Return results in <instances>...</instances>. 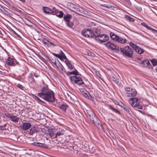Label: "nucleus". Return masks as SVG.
<instances>
[{
  "instance_id": "4be33fe9",
  "label": "nucleus",
  "mask_w": 157,
  "mask_h": 157,
  "mask_svg": "<svg viewBox=\"0 0 157 157\" xmlns=\"http://www.w3.org/2000/svg\"><path fill=\"white\" fill-rule=\"evenodd\" d=\"M134 50L136 52L140 54H142L144 52V50L140 48L138 46L136 47V48Z\"/></svg>"
},
{
  "instance_id": "69168bd1",
  "label": "nucleus",
  "mask_w": 157,
  "mask_h": 157,
  "mask_svg": "<svg viewBox=\"0 0 157 157\" xmlns=\"http://www.w3.org/2000/svg\"><path fill=\"white\" fill-rule=\"evenodd\" d=\"M111 107V108H113L112 107Z\"/></svg>"
},
{
  "instance_id": "37998d69",
  "label": "nucleus",
  "mask_w": 157,
  "mask_h": 157,
  "mask_svg": "<svg viewBox=\"0 0 157 157\" xmlns=\"http://www.w3.org/2000/svg\"><path fill=\"white\" fill-rule=\"evenodd\" d=\"M69 107L68 106L66 103H64L61 105V106L59 108H67Z\"/></svg>"
},
{
  "instance_id": "f8f14e48",
  "label": "nucleus",
  "mask_w": 157,
  "mask_h": 157,
  "mask_svg": "<svg viewBox=\"0 0 157 157\" xmlns=\"http://www.w3.org/2000/svg\"><path fill=\"white\" fill-rule=\"evenodd\" d=\"M32 125L30 123H24L21 126V128L24 130H26L29 128Z\"/></svg>"
},
{
  "instance_id": "6e6552de",
  "label": "nucleus",
  "mask_w": 157,
  "mask_h": 157,
  "mask_svg": "<svg viewBox=\"0 0 157 157\" xmlns=\"http://www.w3.org/2000/svg\"><path fill=\"white\" fill-rule=\"evenodd\" d=\"M105 45L108 49L115 50L116 52H118L119 51V47L110 41L108 42L105 44Z\"/></svg>"
},
{
  "instance_id": "a211bd4d",
  "label": "nucleus",
  "mask_w": 157,
  "mask_h": 157,
  "mask_svg": "<svg viewBox=\"0 0 157 157\" xmlns=\"http://www.w3.org/2000/svg\"><path fill=\"white\" fill-rule=\"evenodd\" d=\"M72 16L71 14H65L63 17L64 21L67 22L70 21L71 19L72 18Z\"/></svg>"
},
{
  "instance_id": "393cba45",
  "label": "nucleus",
  "mask_w": 157,
  "mask_h": 157,
  "mask_svg": "<svg viewBox=\"0 0 157 157\" xmlns=\"http://www.w3.org/2000/svg\"><path fill=\"white\" fill-rule=\"evenodd\" d=\"M19 119V118L17 117L16 116L13 115L12 117V118L10 121H12L13 122H18Z\"/></svg>"
},
{
  "instance_id": "20e7f679",
  "label": "nucleus",
  "mask_w": 157,
  "mask_h": 157,
  "mask_svg": "<svg viewBox=\"0 0 157 157\" xmlns=\"http://www.w3.org/2000/svg\"><path fill=\"white\" fill-rule=\"evenodd\" d=\"M120 50L123 56L130 58L132 56L133 50L129 46H127L123 48H121Z\"/></svg>"
},
{
  "instance_id": "13d9d810",
  "label": "nucleus",
  "mask_w": 157,
  "mask_h": 157,
  "mask_svg": "<svg viewBox=\"0 0 157 157\" xmlns=\"http://www.w3.org/2000/svg\"><path fill=\"white\" fill-rule=\"evenodd\" d=\"M13 32L16 35H18L17 34L16 32H15L14 31H13Z\"/></svg>"
},
{
  "instance_id": "9d476101",
  "label": "nucleus",
  "mask_w": 157,
  "mask_h": 157,
  "mask_svg": "<svg viewBox=\"0 0 157 157\" xmlns=\"http://www.w3.org/2000/svg\"><path fill=\"white\" fill-rule=\"evenodd\" d=\"M100 35H101V36L100 37H97V38H99V39H96V40L98 42L101 43L105 42L108 40L109 38L108 36L104 34H100Z\"/></svg>"
},
{
  "instance_id": "de8ad7c7",
  "label": "nucleus",
  "mask_w": 157,
  "mask_h": 157,
  "mask_svg": "<svg viewBox=\"0 0 157 157\" xmlns=\"http://www.w3.org/2000/svg\"><path fill=\"white\" fill-rule=\"evenodd\" d=\"M102 6H104V7H106L107 8L109 9V8H110V6H107L106 5H105V4H103V5H102Z\"/></svg>"
},
{
  "instance_id": "423d86ee",
  "label": "nucleus",
  "mask_w": 157,
  "mask_h": 157,
  "mask_svg": "<svg viewBox=\"0 0 157 157\" xmlns=\"http://www.w3.org/2000/svg\"><path fill=\"white\" fill-rule=\"evenodd\" d=\"M125 92L126 95L129 97H135L137 94V92L136 90L131 89L130 88H125Z\"/></svg>"
},
{
  "instance_id": "09e8293b",
  "label": "nucleus",
  "mask_w": 157,
  "mask_h": 157,
  "mask_svg": "<svg viewBox=\"0 0 157 157\" xmlns=\"http://www.w3.org/2000/svg\"><path fill=\"white\" fill-rule=\"evenodd\" d=\"M32 144L34 146H37L38 144V143L36 142H35Z\"/></svg>"
},
{
  "instance_id": "4d7b16f0",
  "label": "nucleus",
  "mask_w": 157,
  "mask_h": 157,
  "mask_svg": "<svg viewBox=\"0 0 157 157\" xmlns=\"http://www.w3.org/2000/svg\"><path fill=\"white\" fill-rule=\"evenodd\" d=\"M139 111L141 113H143V114H144V113H143L142 111H140V110H139Z\"/></svg>"
},
{
  "instance_id": "58836bf2",
  "label": "nucleus",
  "mask_w": 157,
  "mask_h": 157,
  "mask_svg": "<svg viewBox=\"0 0 157 157\" xmlns=\"http://www.w3.org/2000/svg\"><path fill=\"white\" fill-rule=\"evenodd\" d=\"M5 116L8 118L10 119V120L13 115H11L10 114L8 113H5Z\"/></svg>"
},
{
  "instance_id": "aec40b11",
  "label": "nucleus",
  "mask_w": 157,
  "mask_h": 157,
  "mask_svg": "<svg viewBox=\"0 0 157 157\" xmlns=\"http://www.w3.org/2000/svg\"><path fill=\"white\" fill-rule=\"evenodd\" d=\"M59 56H60L59 59L61 60H63V59H65V60L67 59L64 53L61 50L60 51V54L59 55Z\"/></svg>"
},
{
  "instance_id": "5fc2aeb1",
  "label": "nucleus",
  "mask_w": 157,
  "mask_h": 157,
  "mask_svg": "<svg viewBox=\"0 0 157 157\" xmlns=\"http://www.w3.org/2000/svg\"><path fill=\"white\" fill-rule=\"evenodd\" d=\"M60 109L62 110L64 112H66V109Z\"/></svg>"
},
{
  "instance_id": "a18cd8bd",
  "label": "nucleus",
  "mask_w": 157,
  "mask_h": 157,
  "mask_svg": "<svg viewBox=\"0 0 157 157\" xmlns=\"http://www.w3.org/2000/svg\"><path fill=\"white\" fill-rule=\"evenodd\" d=\"M17 86L21 89H22L23 87V86L20 84L18 83L17 84Z\"/></svg>"
},
{
  "instance_id": "39448f33",
  "label": "nucleus",
  "mask_w": 157,
  "mask_h": 157,
  "mask_svg": "<svg viewBox=\"0 0 157 157\" xmlns=\"http://www.w3.org/2000/svg\"><path fill=\"white\" fill-rule=\"evenodd\" d=\"M110 37L113 40L121 44L125 43L127 42V40L125 38H123L121 37L116 35L114 33L111 32L110 34Z\"/></svg>"
},
{
  "instance_id": "603ef678",
  "label": "nucleus",
  "mask_w": 157,
  "mask_h": 157,
  "mask_svg": "<svg viewBox=\"0 0 157 157\" xmlns=\"http://www.w3.org/2000/svg\"><path fill=\"white\" fill-rule=\"evenodd\" d=\"M17 11L19 13H23L21 11L18 9H17Z\"/></svg>"
},
{
  "instance_id": "338daca9",
  "label": "nucleus",
  "mask_w": 157,
  "mask_h": 157,
  "mask_svg": "<svg viewBox=\"0 0 157 157\" xmlns=\"http://www.w3.org/2000/svg\"><path fill=\"white\" fill-rule=\"evenodd\" d=\"M140 108H141V106L140 107Z\"/></svg>"
},
{
  "instance_id": "864d4df0",
  "label": "nucleus",
  "mask_w": 157,
  "mask_h": 157,
  "mask_svg": "<svg viewBox=\"0 0 157 157\" xmlns=\"http://www.w3.org/2000/svg\"><path fill=\"white\" fill-rule=\"evenodd\" d=\"M79 10L80 11V12H81V13H82L83 11H82V12H81V10H82V8H79Z\"/></svg>"
},
{
  "instance_id": "052dcab7",
  "label": "nucleus",
  "mask_w": 157,
  "mask_h": 157,
  "mask_svg": "<svg viewBox=\"0 0 157 157\" xmlns=\"http://www.w3.org/2000/svg\"><path fill=\"white\" fill-rule=\"evenodd\" d=\"M154 33H157V30H155V31H154V32H153Z\"/></svg>"
},
{
  "instance_id": "e2e57ef3",
  "label": "nucleus",
  "mask_w": 157,
  "mask_h": 157,
  "mask_svg": "<svg viewBox=\"0 0 157 157\" xmlns=\"http://www.w3.org/2000/svg\"><path fill=\"white\" fill-rule=\"evenodd\" d=\"M88 55L89 56H90V55H89V53H88Z\"/></svg>"
},
{
  "instance_id": "72a5a7b5",
  "label": "nucleus",
  "mask_w": 157,
  "mask_h": 157,
  "mask_svg": "<svg viewBox=\"0 0 157 157\" xmlns=\"http://www.w3.org/2000/svg\"><path fill=\"white\" fill-rule=\"evenodd\" d=\"M153 65L154 66H157V60L156 59H153L150 60Z\"/></svg>"
},
{
  "instance_id": "f704fd0d",
  "label": "nucleus",
  "mask_w": 157,
  "mask_h": 157,
  "mask_svg": "<svg viewBox=\"0 0 157 157\" xmlns=\"http://www.w3.org/2000/svg\"><path fill=\"white\" fill-rule=\"evenodd\" d=\"M89 117L90 120L92 121L93 122L95 120H96L97 118L94 114L90 116Z\"/></svg>"
},
{
  "instance_id": "79ce46f5",
  "label": "nucleus",
  "mask_w": 157,
  "mask_h": 157,
  "mask_svg": "<svg viewBox=\"0 0 157 157\" xmlns=\"http://www.w3.org/2000/svg\"><path fill=\"white\" fill-rule=\"evenodd\" d=\"M68 97H70V98L71 99H74V98L75 97V96L72 94L70 93V94H67Z\"/></svg>"
},
{
  "instance_id": "7ed1b4c3",
  "label": "nucleus",
  "mask_w": 157,
  "mask_h": 157,
  "mask_svg": "<svg viewBox=\"0 0 157 157\" xmlns=\"http://www.w3.org/2000/svg\"><path fill=\"white\" fill-rule=\"evenodd\" d=\"M66 73L68 76L72 75H76L72 76L70 77L71 80L73 84H75L78 86H80L84 84V82L82 81L81 78L79 76L77 77V76L78 75L79 73L76 69L72 71L67 72Z\"/></svg>"
},
{
  "instance_id": "49530a36",
  "label": "nucleus",
  "mask_w": 157,
  "mask_h": 157,
  "mask_svg": "<svg viewBox=\"0 0 157 157\" xmlns=\"http://www.w3.org/2000/svg\"><path fill=\"white\" fill-rule=\"evenodd\" d=\"M52 54L58 58L59 59V58L60 56H59L58 54H56L55 53H52Z\"/></svg>"
},
{
  "instance_id": "5701e85b",
  "label": "nucleus",
  "mask_w": 157,
  "mask_h": 157,
  "mask_svg": "<svg viewBox=\"0 0 157 157\" xmlns=\"http://www.w3.org/2000/svg\"><path fill=\"white\" fill-rule=\"evenodd\" d=\"M115 104L116 105V107H118L119 106L122 107V108H125L124 105L122 102L120 101H116L115 102Z\"/></svg>"
},
{
  "instance_id": "a19ab883",
  "label": "nucleus",
  "mask_w": 157,
  "mask_h": 157,
  "mask_svg": "<svg viewBox=\"0 0 157 157\" xmlns=\"http://www.w3.org/2000/svg\"><path fill=\"white\" fill-rule=\"evenodd\" d=\"M114 112L118 114L119 115H121L120 112L116 109H111Z\"/></svg>"
},
{
  "instance_id": "1a4fd4ad",
  "label": "nucleus",
  "mask_w": 157,
  "mask_h": 157,
  "mask_svg": "<svg viewBox=\"0 0 157 157\" xmlns=\"http://www.w3.org/2000/svg\"><path fill=\"white\" fill-rule=\"evenodd\" d=\"M51 14L56 15L59 18H62L63 16V13L62 11H59L55 7H53L52 10L51 9Z\"/></svg>"
},
{
  "instance_id": "c03bdc74",
  "label": "nucleus",
  "mask_w": 157,
  "mask_h": 157,
  "mask_svg": "<svg viewBox=\"0 0 157 157\" xmlns=\"http://www.w3.org/2000/svg\"><path fill=\"white\" fill-rule=\"evenodd\" d=\"M96 120H95L93 122L94 124L96 126L98 124L100 123L99 121H98L97 118H96Z\"/></svg>"
},
{
  "instance_id": "c85d7f7f",
  "label": "nucleus",
  "mask_w": 157,
  "mask_h": 157,
  "mask_svg": "<svg viewBox=\"0 0 157 157\" xmlns=\"http://www.w3.org/2000/svg\"><path fill=\"white\" fill-rule=\"evenodd\" d=\"M48 132L49 135L51 137H52L54 136V132L53 131L52 129H48Z\"/></svg>"
},
{
  "instance_id": "412c9836",
  "label": "nucleus",
  "mask_w": 157,
  "mask_h": 157,
  "mask_svg": "<svg viewBox=\"0 0 157 157\" xmlns=\"http://www.w3.org/2000/svg\"><path fill=\"white\" fill-rule=\"evenodd\" d=\"M42 10L45 13L51 14V9L48 7H43Z\"/></svg>"
},
{
  "instance_id": "4468645a",
  "label": "nucleus",
  "mask_w": 157,
  "mask_h": 157,
  "mask_svg": "<svg viewBox=\"0 0 157 157\" xmlns=\"http://www.w3.org/2000/svg\"><path fill=\"white\" fill-rule=\"evenodd\" d=\"M39 131V128L36 126H33L30 129L29 133L30 135H33V134L38 132Z\"/></svg>"
},
{
  "instance_id": "ea45409f",
  "label": "nucleus",
  "mask_w": 157,
  "mask_h": 157,
  "mask_svg": "<svg viewBox=\"0 0 157 157\" xmlns=\"http://www.w3.org/2000/svg\"><path fill=\"white\" fill-rule=\"evenodd\" d=\"M5 116L8 118L10 119V120L13 115H11L10 114L8 113H5Z\"/></svg>"
},
{
  "instance_id": "4c0bfd02",
  "label": "nucleus",
  "mask_w": 157,
  "mask_h": 157,
  "mask_svg": "<svg viewBox=\"0 0 157 157\" xmlns=\"http://www.w3.org/2000/svg\"><path fill=\"white\" fill-rule=\"evenodd\" d=\"M96 126L100 130H103V127L102 125L100 124V123L98 124Z\"/></svg>"
},
{
  "instance_id": "c756f323",
  "label": "nucleus",
  "mask_w": 157,
  "mask_h": 157,
  "mask_svg": "<svg viewBox=\"0 0 157 157\" xmlns=\"http://www.w3.org/2000/svg\"><path fill=\"white\" fill-rule=\"evenodd\" d=\"M125 17L127 21L130 22H133L134 21V19L133 18L128 15H125Z\"/></svg>"
},
{
  "instance_id": "7c9ffc66",
  "label": "nucleus",
  "mask_w": 157,
  "mask_h": 157,
  "mask_svg": "<svg viewBox=\"0 0 157 157\" xmlns=\"http://www.w3.org/2000/svg\"><path fill=\"white\" fill-rule=\"evenodd\" d=\"M25 140V138L23 136H19L17 138V141L21 142L24 141Z\"/></svg>"
},
{
  "instance_id": "a878e982",
  "label": "nucleus",
  "mask_w": 157,
  "mask_h": 157,
  "mask_svg": "<svg viewBox=\"0 0 157 157\" xmlns=\"http://www.w3.org/2000/svg\"><path fill=\"white\" fill-rule=\"evenodd\" d=\"M37 146L45 148H48V145H46L44 144L40 143H38V144L37 145Z\"/></svg>"
},
{
  "instance_id": "3c124183",
  "label": "nucleus",
  "mask_w": 157,
  "mask_h": 157,
  "mask_svg": "<svg viewBox=\"0 0 157 157\" xmlns=\"http://www.w3.org/2000/svg\"><path fill=\"white\" fill-rule=\"evenodd\" d=\"M33 75L36 78L39 76V75H36V74L35 73H34L33 74Z\"/></svg>"
},
{
  "instance_id": "2f4dec72",
  "label": "nucleus",
  "mask_w": 157,
  "mask_h": 157,
  "mask_svg": "<svg viewBox=\"0 0 157 157\" xmlns=\"http://www.w3.org/2000/svg\"><path fill=\"white\" fill-rule=\"evenodd\" d=\"M85 109L89 117L94 114L93 112L91 110V109H89V110H86V109Z\"/></svg>"
},
{
  "instance_id": "2eb2a0df",
  "label": "nucleus",
  "mask_w": 157,
  "mask_h": 157,
  "mask_svg": "<svg viewBox=\"0 0 157 157\" xmlns=\"http://www.w3.org/2000/svg\"><path fill=\"white\" fill-rule=\"evenodd\" d=\"M42 42L44 44L46 45L48 47L55 46L56 45L53 43L50 42L49 40L45 38H44Z\"/></svg>"
},
{
  "instance_id": "8fccbe9b",
  "label": "nucleus",
  "mask_w": 157,
  "mask_h": 157,
  "mask_svg": "<svg viewBox=\"0 0 157 157\" xmlns=\"http://www.w3.org/2000/svg\"><path fill=\"white\" fill-rule=\"evenodd\" d=\"M127 112H129L130 111L129 109H124Z\"/></svg>"
},
{
  "instance_id": "f3484780",
  "label": "nucleus",
  "mask_w": 157,
  "mask_h": 157,
  "mask_svg": "<svg viewBox=\"0 0 157 157\" xmlns=\"http://www.w3.org/2000/svg\"><path fill=\"white\" fill-rule=\"evenodd\" d=\"M55 64L57 69L61 73H63L64 71V67L60 63H59L58 65H57L55 62L54 63Z\"/></svg>"
},
{
  "instance_id": "ddd939ff",
  "label": "nucleus",
  "mask_w": 157,
  "mask_h": 157,
  "mask_svg": "<svg viewBox=\"0 0 157 157\" xmlns=\"http://www.w3.org/2000/svg\"><path fill=\"white\" fill-rule=\"evenodd\" d=\"M140 63L143 67H148L150 68L151 67V64L148 60L145 59Z\"/></svg>"
},
{
  "instance_id": "bb28decb",
  "label": "nucleus",
  "mask_w": 157,
  "mask_h": 157,
  "mask_svg": "<svg viewBox=\"0 0 157 157\" xmlns=\"http://www.w3.org/2000/svg\"><path fill=\"white\" fill-rule=\"evenodd\" d=\"M111 80L116 84L117 83L119 82L118 79L115 76H113L111 77Z\"/></svg>"
},
{
  "instance_id": "473e14b6",
  "label": "nucleus",
  "mask_w": 157,
  "mask_h": 157,
  "mask_svg": "<svg viewBox=\"0 0 157 157\" xmlns=\"http://www.w3.org/2000/svg\"><path fill=\"white\" fill-rule=\"evenodd\" d=\"M64 134L63 131H59L57 132L55 135V138H56L58 136L63 135Z\"/></svg>"
},
{
  "instance_id": "f257e3e1",
  "label": "nucleus",
  "mask_w": 157,
  "mask_h": 157,
  "mask_svg": "<svg viewBox=\"0 0 157 157\" xmlns=\"http://www.w3.org/2000/svg\"><path fill=\"white\" fill-rule=\"evenodd\" d=\"M38 95L48 101L53 102L55 101L53 93L47 87H44L41 92L38 93Z\"/></svg>"
},
{
  "instance_id": "f03ea898",
  "label": "nucleus",
  "mask_w": 157,
  "mask_h": 157,
  "mask_svg": "<svg viewBox=\"0 0 157 157\" xmlns=\"http://www.w3.org/2000/svg\"><path fill=\"white\" fill-rule=\"evenodd\" d=\"M100 30L98 29L93 31L92 29H87L83 30L82 32V34L83 36L86 37L94 38L95 40L97 37L101 36V35H100Z\"/></svg>"
},
{
  "instance_id": "dca6fc26",
  "label": "nucleus",
  "mask_w": 157,
  "mask_h": 157,
  "mask_svg": "<svg viewBox=\"0 0 157 157\" xmlns=\"http://www.w3.org/2000/svg\"><path fill=\"white\" fill-rule=\"evenodd\" d=\"M6 63L9 66H15V64L14 62L13 59L10 57H9L6 60Z\"/></svg>"
},
{
  "instance_id": "c9c22d12",
  "label": "nucleus",
  "mask_w": 157,
  "mask_h": 157,
  "mask_svg": "<svg viewBox=\"0 0 157 157\" xmlns=\"http://www.w3.org/2000/svg\"><path fill=\"white\" fill-rule=\"evenodd\" d=\"M66 24L68 27L72 28L74 25V23L72 22L69 21L67 22Z\"/></svg>"
},
{
  "instance_id": "bf43d9fd",
  "label": "nucleus",
  "mask_w": 157,
  "mask_h": 157,
  "mask_svg": "<svg viewBox=\"0 0 157 157\" xmlns=\"http://www.w3.org/2000/svg\"><path fill=\"white\" fill-rule=\"evenodd\" d=\"M36 98L38 100H40V101H41V100L39 99L37 97H36Z\"/></svg>"
},
{
  "instance_id": "6ab92c4d",
  "label": "nucleus",
  "mask_w": 157,
  "mask_h": 157,
  "mask_svg": "<svg viewBox=\"0 0 157 157\" xmlns=\"http://www.w3.org/2000/svg\"><path fill=\"white\" fill-rule=\"evenodd\" d=\"M65 62L66 64L68 67V69L70 70H72L74 66H73L72 65V64L70 63V62L68 60V59L67 60H66Z\"/></svg>"
},
{
  "instance_id": "cd10ccee",
  "label": "nucleus",
  "mask_w": 157,
  "mask_h": 157,
  "mask_svg": "<svg viewBox=\"0 0 157 157\" xmlns=\"http://www.w3.org/2000/svg\"><path fill=\"white\" fill-rule=\"evenodd\" d=\"M25 23L29 27H33V24L29 20L27 19L26 21H25Z\"/></svg>"
},
{
  "instance_id": "e433bc0d",
  "label": "nucleus",
  "mask_w": 157,
  "mask_h": 157,
  "mask_svg": "<svg viewBox=\"0 0 157 157\" xmlns=\"http://www.w3.org/2000/svg\"><path fill=\"white\" fill-rule=\"evenodd\" d=\"M130 46L133 48L134 50L136 48V47H137L138 46L136 45V44L133 43L131 42L130 44Z\"/></svg>"
},
{
  "instance_id": "6e6d98bb",
  "label": "nucleus",
  "mask_w": 157,
  "mask_h": 157,
  "mask_svg": "<svg viewBox=\"0 0 157 157\" xmlns=\"http://www.w3.org/2000/svg\"><path fill=\"white\" fill-rule=\"evenodd\" d=\"M134 128L135 129V130H134V129H133L136 132H137V130L136 128L135 127H134Z\"/></svg>"
},
{
  "instance_id": "0e129e2a",
  "label": "nucleus",
  "mask_w": 157,
  "mask_h": 157,
  "mask_svg": "<svg viewBox=\"0 0 157 157\" xmlns=\"http://www.w3.org/2000/svg\"><path fill=\"white\" fill-rule=\"evenodd\" d=\"M84 112L86 113V111L85 110H84Z\"/></svg>"
},
{
  "instance_id": "b1692460",
  "label": "nucleus",
  "mask_w": 157,
  "mask_h": 157,
  "mask_svg": "<svg viewBox=\"0 0 157 157\" xmlns=\"http://www.w3.org/2000/svg\"><path fill=\"white\" fill-rule=\"evenodd\" d=\"M141 25L142 26L145 27L148 29L151 30L153 32H154V31H155V29H153L151 28V27L148 26L147 25V24L143 22V23H141Z\"/></svg>"
},
{
  "instance_id": "680f3d73",
  "label": "nucleus",
  "mask_w": 157,
  "mask_h": 157,
  "mask_svg": "<svg viewBox=\"0 0 157 157\" xmlns=\"http://www.w3.org/2000/svg\"><path fill=\"white\" fill-rule=\"evenodd\" d=\"M155 70L156 71V72H157V66L155 67Z\"/></svg>"
},
{
  "instance_id": "9b49d317",
  "label": "nucleus",
  "mask_w": 157,
  "mask_h": 157,
  "mask_svg": "<svg viewBox=\"0 0 157 157\" xmlns=\"http://www.w3.org/2000/svg\"><path fill=\"white\" fill-rule=\"evenodd\" d=\"M82 94L85 98H87L92 100L93 99L92 98L89 94V93L86 90L82 89H81L80 90Z\"/></svg>"
},
{
  "instance_id": "0eeeda50",
  "label": "nucleus",
  "mask_w": 157,
  "mask_h": 157,
  "mask_svg": "<svg viewBox=\"0 0 157 157\" xmlns=\"http://www.w3.org/2000/svg\"><path fill=\"white\" fill-rule=\"evenodd\" d=\"M140 100L136 98H130L129 102L133 107H139L140 106Z\"/></svg>"
}]
</instances>
